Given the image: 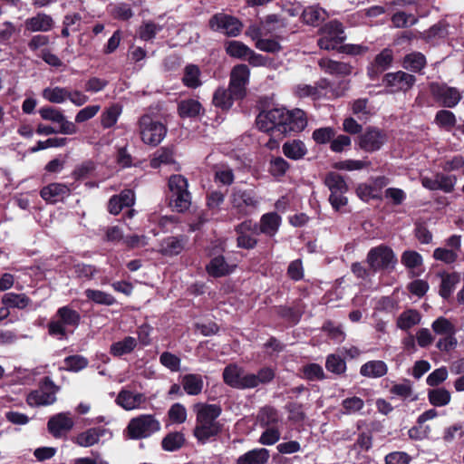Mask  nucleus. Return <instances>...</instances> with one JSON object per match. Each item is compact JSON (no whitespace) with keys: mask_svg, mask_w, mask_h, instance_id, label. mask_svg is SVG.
<instances>
[{"mask_svg":"<svg viewBox=\"0 0 464 464\" xmlns=\"http://www.w3.org/2000/svg\"><path fill=\"white\" fill-rule=\"evenodd\" d=\"M122 107L119 104H112L101 115V124L103 128L108 129L116 124L120 115L121 114Z\"/></svg>","mask_w":464,"mask_h":464,"instance_id":"49","label":"nucleus"},{"mask_svg":"<svg viewBox=\"0 0 464 464\" xmlns=\"http://www.w3.org/2000/svg\"><path fill=\"white\" fill-rule=\"evenodd\" d=\"M174 163L172 150L167 148H161L155 151L150 160V167L158 169L162 165H169Z\"/></svg>","mask_w":464,"mask_h":464,"instance_id":"54","label":"nucleus"},{"mask_svg":"<svg viewBox=\"0 0 464 464\" xmlns=\"http://www.w3.org/2000/svg\"><path fill=\"white\" fill-rule=\"evenodd\" d=\"M295 93L299 98L310 97L314 100L325 97L333 99L343 94V91H335L325 79H321L314 85L298 84L295 89Z\"/></svg>","mask_w":464,"mask_h":464,"instance_id":"9","label":"nucleus"},{"mask_svg":"<svg viewBox=\"0 0 464 464\" xmlns=\"http://www.w3.org/2000/svg\"><path fill=\"white\" fill-rule=\"evenodd\" d=\"M258 420L262 426L273 425L278 421V413L272 407H265L260 411Z\"/></svg>","mask_w":464,"mask_h":464,"instance_id":"64","label":"nucleus"},{"mask_svg":"<svg viewBox=\"0 0 464 464\" xmlns=\"http://www.w3.org/2000/svg\"><path fill=\"white\" fill-rule=\"evenodd\" d=\"M416 82V77L403 71L386 73L382 79V83L390 89V92H406Z\"/></svg>","mask_w":464,"mask_h":464,"instance_id":"14","label":"nucleus"},{"mask_svg":"<svg viewBox=\"0 0 464 464\" xmlns=\"http://www.w3.org/2000/svg\"><path fill=\"white\" fill-rule=\"evenodd\" d=\"M241 99V97H236L229 87L228 89L220 87L214 92L212 102L216 107L227 110L232 106L234 101Z\"/></svg>","mask_w":464,"mask_h":464,"instance_id":"37","label":"nucleus"},{"mask_svg":"<svg viewBox=\"0 0 464 464\" xmlns=\"http://www.w3.org/2000/svg\"><path fill=\"white\" fill-rule=\"evenodd\" d=\"M48 430L55 437L60 438L73 427V420L68 413H59L48 420Z\"/></svg>","mask_w":464,"mask_h":464,"instance_id":"23","label":"nucleus"},{"mask_svg":"<svg viewBox=\"0 0 464 464\" xmlns=\"http://www.w3.org/2000/svg\"><path fill=\"white\" fill-rule=\"evenodd\" d=\"M440 168L447 172L459 170L464 169V158L461 155H455L452 157H446L440 162Z\"/></svg>","mask_w":464,"mask_h":464,"instance_id":"61","label":"nucleus"},{"mask_svg":"<svg viewBox=\"0 0 464 464\" xmlns=\"http://www.w3.org/2000/svg\"><path fill=\"white\" fill-rule=\"evenodd\" d=\"M430 92L439 102L449 108L456 106L461 99V94L456 88L445 84L432 82Z\"/></svg>","mask_w":464,"mask_h":464,"instance_id":"19","label":"nucleus"},{"mask_svg":"<svg viewBox=\"0 0 464 464\" xmlns=\"http://www.w3.org/2000/svg\"><path fill=\"white\" fill-rule=\"evenodd\" d=\"M426 65L425 56L419 52H414L407 54L402 63L404 69L418 72H420Z\"/></svg>","mask_w":464,"mask_h":464,"instance_id":"44","label":"nucleus"},{"mask_svg":"<svg viewBox=\"0 0 464 464\" xmlns=\"http://www.w3.org/2000/svg\"><path fill=\"white\" fill-rule=\"evenodd\" d=\"M422 186L430 190H441L450 193L454 190L457 178L454 175H447L441 172L436 173L433 177H421Z\"/></svg>","mask_w":464,"mask_h":464,"instance_id":"18","label":"nucleus"},{"mask_svg":"<svg viewBox=\"0 0 464 464\" xmlns=\"http://www.w3.org/2000/svg\"><path fill=\"white\" fill-rule=\"evenodd\" d=\"M282 150L286 158L294 160H301L307 153L306 146L300 140H294L284 143Z\"/></svg>","mask_w":464,"mask_h":464,"instance_id":"38","label":"nucleus"},{"mask_svg":"<svg viewBox=\"0 0 464 464\" xmlns=\"http://www.w3.org/2000/svg\"><path fill=\"white\" fill-rule=\"evenodd\" d=\"M185 244V237H168L161 241L159 251L167 256H178L183 251Z\"/></svg>","mask_w":464,"mask_h":464,"instance_id":"31","label":"nucleus"},{"mask_svg":"<svg viewBox=\"0 0 464 464\" xmlns=\"http://www.w3.org/2000/svg\"><path fill=\"white\" fill-rule=\"evenodd\" d=\"M185 443V437L182 432H170L167 434L162 441L161 447L166 451H176L179 450Z\"/></svg>","mask_w":464,"mask_h":464,"instance_id":"47","label":"nucleus"},{"mask_svg":"<svg viewBox=\"0 0 464 464\" xmlns=\"http://www.w3.org/2000/svg\"><path fill=\"white\" fill-rule=\"evenodd\" d=\"M270 458L269 450L265 448H257L239 456L237 464H266Z\"/></svg>","mask_w":464,"mask_h":464,"instance_id":"33","label":"nucleus"},{"mask_svg":"<svg viewBox=\"0 0 464 464\" xmlns=\"http://www.w3.org/2000/svg\"><path fill=\"white\" fill-rule=\"evenodd\" d=\"M431 328L436 334L439 335H448L450 334H455V326L445 317H439L436 319L432 324Z\"/></svg>","mask_w":464,"mask_h":464,"instance_id":"58","label":"nucleus"},{"mask_svg":"<svg viewBox=\"0 0 464 464\" xmlns=\"http://www.w3.org/2000/svg\"><path fill=\"white\" fill-rule=\"evenodd\" d=\"M160 362L169 371L178 372L180 369L181 361L177 355L169 352H164L160 356Z\"/></svg>","mask_w":464,"mask_h":464,"instance_id":"62","label":"nucleus"},{"mask_svg":"<svg viewBox=\"0 0 464 464\" xmlns=\"http://www.w3.org/2000/svg\"><path fill=\"white\" fill-rule=\"evenodd\" d=\"M281 224V217L275 212L264 214L260 218V232L274 237Z\"/></svg>","mask_w":464,"mask_h":464,"instance_id":"36","label":"nucleus"},{"mask_svg":"<svg viewBox=\"0 0 464 464\" xmlns=\"http://www.w3.org/2000/svg\"><path fill=\"white\" fill-rule=\"evenodd\" d=\"M324 184L330 192H347L348 186L344 179L336 172H330L324 179Z\"/></svg>","mask_w":464,"mask_h":464,"instance_id":"52","label":"nucleus"},{"mask_svg":"<svg viewBox=\"0 0 464 464\" xmlns=\"http://www.w3.org/2000/svg\"><path fill=\"white\" fill-rule=\"evenodd\" d=\"M209 26L212 30L220 32L227 36H237L242 31L243 24L237 18L219 13L211 17Z\"/></svg>","mask_w":464,"mask_h":464,"instance_id":"12","label":"nucleus"},{"mask_svg":"<svg viewBox=\"0 0 464 464\" xmlns=\"http://www.w3.org/2000/svg\"><path fill=\"white\" fill-rule=\"evenodd\" d=\"M134 193L131 189H125L120 195L112 196L108 203V210L112 215H118L125 207L134 204Z\"/></svg>","mask_w":464,"mask_h":464,"instance_id":"26","label":"nucleus"},{"mask_svg":"<svg viewBox=\"0 0 464 464\" xmlns=\"http://www.w3.org/2000/svg\"><path fill=\"white\" fill-rule=\"evenodd\" d=\"M187 415L188 414L185 406L179 402L171 405L168 411L169 420L177 424L184 423L187 420Z\"/></svg>","mask_w":464,"mask_h":464,"instance_id":"59","label":"nucleus"},{"mask_svg":"<svg viewBox=\"0 0 464 464\" xmlns=\"http://www.w3.org/2000/svg\"><path fill=\"white\" fill-rule=\"evenodd\" d=\"M235 267V265H229L225 258L220 256L212 258L206 269L211 276L221 277L232 273Z\"/></svg>","mask_w":464,"mask_h":464,"instance_id":"34","label":"nucleus"},{"mask_svg":"<svg viewBox=\"0 0 464 464\" xmlns=\"http://www.w3.org/2000/svg\"><path fill=\"white\" fill-rule=\"evenodd\" d=\"M44 99L53 103H63L68 98V89L63 87H47L43 90Z\"/></svg>","mask_w":464,"mask_h":464,"instance_id":"50","label":"nucleus"},{"mask_svg":"<svg viewBox=\"0 0 464 464\" xmlns=\"http://www.w3.org/2000/svg\"><path fill=\"white\" fill-rule=\"evenodd\" d=\"M224 382L237 389H248V373L244 374L242 368L237 364L227 365L223 372Z\"/></svg>","mask_w":464,"mask_h":464,"instance_id":"21","label":"nucleus"},{"mask_svg":"<svg viewBox=\"0 0 464 464\" xmlns=\"http://www.w3.org/2000/svg\"><path fill=\"white\" fill-rule=\"evenodd\" d=\"M139 129L141 140L153 147L159 145L167 134L166 125L148 114L140 118Z\"/></svg>","mask_w":464,"mask_h":464,"instance_id":"6","label":"nucleus"},{"mask_svg":"<svg viewBox=\"0 0 464 464\" xmlns=\"http://www.w3.org/2000/svg\"><path fill=\"white\" fill-rule=\"evenodd\" d=\"M461 251V237L452 235L445 240V245L434 249L432 256L435 260L451 265L459 259Z\"/></svg>","mask_w":464,"mask_h":464,"instance_id":"11","label":"nucleus"},{"mask_svg":"<svg viewBox=\"0 0 464 464\" xmlns=\"http://www.w3.org/2000/svg\"><path fill=\"white\" fill-rule=\"evenodd\" d=\"M24 25L25 31L29 33H46L53 28L54 21L51 15L45 13H38L25 19Z\"/></svg>","mask_w":464,"mask_h":464,"instance_id":"22","label":"nucleus"},{"mask_svg":"<svg viewBox=\"0 0 464 464\" xmlns=\"http://www.w3.org/2000/svg\"><path fill=\"white\" fill-rule=\"evenodd\" d=\"M420 322V315L415 310H407L401 314L397 319V326L401 330H408Z\"/></svg>","mask_w":464,"mask_h":464,"instance_id":"53","label":"nucleus"},{"mask_svg":"<svg viewBox=\"0 0 464 464\" xmlns=\"http://www.w3.org/2000/svg\"><path fill=\"white\" fill-rule=\"evenodd\" d=\"M137 346V340L132 336H127L124 339L115 342L111 345L110 353L115 357H121L130 353Z\"/></svg>","mask_w":464,"mask_h":464,"instance_id":"39","label":"nucleus"},{"mask_svg":"<svg viewBox=\"0 0 464 464\" xmlns=\"http://www.w3.org/2000/svg\"><path fill=\"white\" fill-rule=\"evenodd\" d=\"M200 76L201 72L198 66L195 64H188L184 68L182 82L188 88L196 89L202 84Z\"/></svg>","mask_w":464,"mask_h":464,"instance_id":"40","label":"nucleus"},{"mask_svg":"<svg viewBox=\"0 0 464 464\" xmlns=\"http://www.w3.org/2000/svg\"><path fill=\"white\" fill-rule=\"evenodd\" d=\"M386 141V133L376 127H368L358 138L359 147L367 152L379 150Z\"/></svg>","mask_w":464,"mask_h":464,"instance_id":"16","label":"nucleus"},{"mask_svg":"<svg viewBox=\"0 0 464 464\" xmlns=\"http://www.w3.org/2000/svg\"><path fill=\"white\" fill-rule=\"evenodd\" d=\"M160 430V422L152 414H140L132 418L125 430L131 440H140L150 437Z\"/></svg>","mask_w":464,"mask_h":464,"instance_id":"4","label":"nucleus"},{"mask_svg":"<svg viewBox=\"0 0 464 464\" xmlns=\"http://www.w3.org/2000/svg\"><path fill=\"white\" fill-rule=\"evenodd\" d=\"M226 52L231 57L246 60L250 48L240 41L232 40L226 44Z\"/></svg>","mask_w":464,"mask_h":464,"instance_id":"55","label":"nucleus"},{"mask_svg":"<svg viewBox=\"0 0 464 464\" xmlns=\"http://www.w3.org/2000/svg\"><path fill=\"white\" fill-rule=\"evenodd\" d=\"M319 65L323 70L331 74L347 75L351 72V67L345 63L321 59Z\"/></svg>","mask_w":464,"mask_h":464,"instance_id":"45","label":"nucleus"},{"mask_svg":"<svg viewBox=\"0 0 464 464\" xmlns=\"http://www.w3.org/2000/svg\"><path fill=\"white\" fill-rule=\"evenodd\" d=\"M80 321L81 315L76 310L68 305L62 306L48 323V334L58 340H65L68 328L78 327Z\"/></svg>","mask_w":464,"mask_h":464,"instance_id":"3","label":"nucleus"},{"mask_svg":"<svg viewBox=\"0 0 464 464\" xmlns=\"http://www.w3.org/2000/svg\"><path fill=\"white\" fill-rule=\"evenodd\" d=\"M188 180L181 175H172L169 179L170 205L178 211L183 212L190 207L191 195L188 190Z\"/></svg>","mask_w":464,"mask_h":464,"instance_id":"5","label":"nucleus"},{"mask_svg":"<svg viewBox=\"0 0 464 464\" xmlns=\"http://www.w3.org/2000/svg\"><path fill=\"white\" fill-rule=\"evenodd\" d=\"M392 22L396 28H404L417 24L418 18L412 14L400 11L392 16Z\"/></svg>","mask_w":464,"mask_h":464,"instance_id":"56","label":"nucleus"},{"mask_svg":"<svg viewBox=\"0 0 464 464\" xmlns=\"http://www.w3.org/2000/svg\"><path fill=\"white\" fill-rule=\"evenodd\" d=\"M318 45L324 50H334L345 40L343 24L337 20L330 21L320 29Z\"/></svg>","mask_w":464,"mask_h":464,"instance_id":"10","label":"nucleus"},{"mask_svg":"<svg viewBox=\"0 0 464 464\" xmlns=\"http://www.w3.org/2000/svg\"><path fill=\"white\" fill-rule=\"evenodd\" d=\"M393 60L392 51L390 49H383L379 54L376 55L374 62L368 68V74L370 78H375L379 73L387 70Z\"/></svg>","mask_w":464,"mask_h":464,"instance_id":"28","label":"nucleus"},{"mask_svg":"<svg viewBox=\"0 0 464 464\" xmlns=\"http://www.w3.org/2000/svg\"><path fill=\"white\" fill-rule=\"evenodd\" d=\"M429 401L435 407H443L450 403V392L444 388H436L428 392Z\"/></svg>","mask_w":464,"mask_h":464,"instance_id":"51","label":"nucleus"},{"mask_svg":"<svg viewBox=\"0 0 464 464\" xmlns=\"http://www.w3.org/2000/svg\"><path fill=\"white\" fill-rule=\"evenodd\" d=\"M307 125L304 111L295 109L287 111L285 108H274L261 111L256 118L257 128L265 132L275 135H285L289 132L302 131Z\"/></svg>","mask_w":464,"mask_h":464,"instance_id":"1","label":"nucleus"},{"mask_svg":"<svg viewBox=\"0 0 464 464\" xmlns=\"http://www.w3.org/2000/svg\"><path fill=\"white\" fill-rule=\"evenodd\" d=\"M388 372V366L383 361H369L360 368V374L367 378H381Z\"/></svg>","mask_w":464,"mask_h":464,"instance_id":"35","label":"nucleus"},{"mask_svg":"<svg viewBox=\"0 0 464 464\" xmlns=\"http://www.w3.org/2000/svg\"><path fill=\"white\" fill-rule=\"evenodd\" d=\"M201 110L200 102L193 99L181 101L178 107L179 114L182 118L196 117L200 114Z\"/></svg>","mask_w":464,"mask_h":464,"instance_id":"46","label":"nucleus"},{"mask_svg":"<svg viewBox=\"0 0 464 464\" xmlns=\"http://www.w3.org/2000/svg\"><path fill=\"white\" fill-rule=\"evenodd\" d=\"M193 411L196 414L193 435L199 443L205 444L220 433L222 426L218 419L222 410L219 405L198 402L193 405Z\"/></svg>","mask_w":464,"mask_h":464,"instance_id":"2","label":"nucleus"},{"mask_svg":"<svg viewBox=\"0 0 464 464\" xmlns=\"http://www.w3.org/2000/svg\"><path fill=\"white\" fill-rule=\"evenodd\" d=\"M84 295L88 300L97 304L110 306L116 303V299L112 295L102 290L88 288L84 291Z\"/></svg>","mask_w":464,"mask_h":464,"instance_id":"43","label":"nucleus"},{"mask_svg":"<svg viewBox=\"0 0 464 464\" xmlns=\"http://www.w3.org/2000/svg\"><path fill=\"white\" fill-rule=\"evenodd\" d=\"M184 392L190 396L200 394L204 388L203 376L198 373H187L180 378Z\"/></svg>","mask_w":464,"mask_h":464,"instance_id":"30","label":"nucleus"},{"mask_svg":"<svg viewBox=\"0 0 464 464\" xmlns=\"http://www.w3.org/2000/svg\"><path fill=\"white\" fill-rule=\"evenodd\" d=\"M109 433V430L102 427L90 428L72 439V441L80 447H92L100 441L102 437Z\"/></svg>","mask_w":464,"mask_h":464,"instance_id":"24","label":"nucleus"},{"mask_svg":"<svg viewBox=\"0 0 464 464\" xmlns=\"http://www.w3.org/2000/svg\"><path fill=\"white\" fill-rule=\"evenodd\" d=\"M57 391L58 387L49 378H45L40 389L29 393L27 402L30 406L51 405L56 401Z\"/></svg>","mask_w":464,"mask_h":464,"instance_id":"15","label":"nucleus"},{"mask_svg":"<svg viewBox=\"0 0 464 464\" xmlns=\"http://www.w3.org/2000/svg\"><path fill=\"white\" fill-rule=\"evenodd\" d=\"M146 402L145 394L129 390H121L116 398V403L126 411L143 409Z\"/></svg>","mask_w":464,"mask_h":464,"instance_id":"20","label":"nucleus"},{"mask_svg":"<svg viewBox=\"0 0 464 464\" xmlns=\"http://www.w3.org/2000/svg\"><path fill=\"white\" fill-rule=\"evenodd\" d=\"M302 17L305 24L317 25L327 17V13L319 5H310L303 11Z\"/></svg>","mask_w":464,"mask_h":464,"instance_id":"41","label":"nucleus"},{"mask_svg":"<svg viewBox=\"0 0 464 464\" xmlns=\"http://www.w3.org/2000/svg\"><path fill=\"white\" fill-rule=\"evenodd\" d=\"M88 363V359L82 355H71L64 359V369L76 372L85 369Z\"/></svg>","mask_w":464,"mask_h":464,"instance_id":"57","label":"nucleus"},{"mask_svg":"<svg viewBox=\"0 0 464 464\" xmlns=\"http://www.w3.org/2000/svg\"><path fill=\"white\" fill-rule=\"evenodd\" d=\"M249 76L250 71L246 64H237L231 70L228 87L236 97H245Z\"/></svg>","mask_w":464,"mask_h":464,"instance_id":"17","label":"nucleus"},{"mask_svg":"<svg viewBox=\"0 0 464 464\" xmlns=\"http://www.w3.org/2000/svg\"><path fill=\"white\" fill-rule=\"evenodd\" d=\"M447 34L446 25L442 23H438L432 25L430 29L422 33L421 37L428 42L434 41L436 39L443 38Z\"/></svg>","mask_w":464,"mask_h":464,"instance_id":"60","label":"nucleus"},{"mask_svg":"<svg viewBox=\"0 0 464 464\" xmlns=\"http://www.w3.org/2000/svg\"><path fill=\"white\" fill-rule=\"evenodd\" d=\"M2 304L10 308L24 309L29 304L30 299L24 294L6 293L2 297Z\"/></svg>","mask_w":464,"mask_h":464,"instance_id":"42","label":"nucleus"},{"mask_svg":"<svg viewBox=\"0 0 464 464\" xmlns=\"http://www.w3.org/2000/svg\"><path fill=\"white\" fill-rule=\"evenodd\" d=\"M230 203L237 214L246 216L258 208L260 199L252 189L246 190L235 188L230 195Z\"/></svg>","mask_w":464,"mask_h":464,"instance_id":"8","label":"nucleus"},{"mask_svg":"<svg viewBox=\"0 0 464 464\" xmlns=\"http://www.w3.org/2000/svg\"><path fill=\"white\" fill-rule=\"evenodd\" d=\"M39 114L44 121L58 123L60 125L58 132L62 134L72 135L78 131L74 122L68 121L60 109L51 106H44L39 110Z\"/></svg>","mask_w":464,"mask_h":464,"instance_id":"13","label":"nucleus"},{"mask_svg":"<svg viewBox=\"0 0 464 464\" xmlns=\"http://www.w3.org/2000/svg\"><path fill=\"white\" fill-rule=\"evenodd\" d=\"M366 262L373 272L392 270L397 264V257L392 248L380 245L370 249L367 254Z\"/></svg>","mask_w":464,"mask_h":464,"instance_id":"7","label":"nucleus"},{"mask_svg":"<svg viewBox=\"0 0 464 464\" xmlns=\"http://www.w3.org/2000/svg\"><path fill=\"white\" fill-rule=\"evenodd\" d=\"M438 276L440 278L439 294L442 298L448 299L454 292L457 285L459 284L460 276L457 272H443Z\"/></svg>","mask_w":464,"mask_h":464,"instance_id":"27","label":"nucleus"},{"mask_svg":"<svg viewBox=\"0 0 464 464\" xmlns=\"http://www.w3.org/2000/svg\"><path fill=\"white\" fill-rule=\"evenodd\" d=\"M70 194L69 188L62 183H52L44 187L41 191V197L47 202L54 204L63 200Z\"/></svg>","mask_w":464,"mask_h":464,"instance_id":"25","label":"nucleus"},{"mask_svg":"<svg viewBox=\"0 0 464 464\" xmlns=\"http://www.w3.org/2000/svg\"><path fill=\"white\" fill-rule=\"evenodd\" d=\"M277 21L278 19L276 15L268 16L266 21L261 22L259 24L250 25L247 28L246 34L257 43V39L266 36L275 30L273 24Z\"/></svg>","mask_w":464,"mask_h":464,"instance_id":"29","label":"nucleus"},{"mask_svg":"<svg viewBox=\"0 0 464 464\" xmlns=\"http://www.w3.org/2000/svg\"><path fill=\"white\" fill-rule=\"evenodd\" d=\"M252 228L253 225L251 220H246L237 227L236 231L238 234L237 246L246 249H251L256 246L257 243L256 238L248 234Z\"/></svg>","mask_w":464,"mask_h":464,"instance_id":"32","label":"nucleus"},{"mask_svg":"<svg viewBox=\"0 0 464 464\" xmlns=\"http://www.w3.org/2000/svg\"><path fill=\"white\" fill-rule=\"evenodd\" d=\"M325 367L328 371L340 374L345 371V362L335 354H330L327 356Z\"/></svg>","mask_w":464,"mask_h":464,"instance_id":"63","label":"nucleus"},{"mask_svg":"<svg viewBox=\"0 0 464 464\" xmlns=\"http://www.w3.org/2000/svg\"><path fill=\"white\" fill-rule=\"evenodd\" d=\"M275 377V372L271 368H263L257 374L248 373V389L256 388L259 384H264L271 382Z\"/></svg>","mask_w":464,"mask_h":464,"instance_id":"48","label":"nucleus"}]
</instances>
